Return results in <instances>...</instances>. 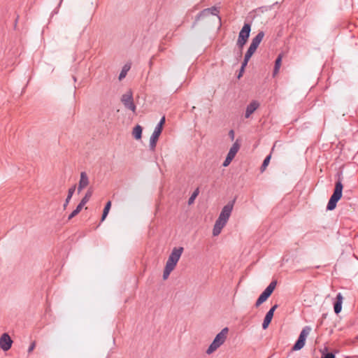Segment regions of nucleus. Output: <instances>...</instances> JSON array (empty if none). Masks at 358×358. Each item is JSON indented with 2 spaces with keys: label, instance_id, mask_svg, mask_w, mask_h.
I'll list each match as a JSON object with an SVG mask.
<instances>
[{
  "label": "nucleus",
  "instance_id": "10",
  "mask_svg": "<svg viewBox=\"0 0 358 358\" xmlns=\"http://www.w3.org/2000/svg\"><path fill=\"white\" fill-rule=\"evenodd\" d=\"M241 147L240 143H238V140H236L235 143L233 144V145L231 147L223 164L222 166L226 167L229 165L231 162L233 160L234 157L236 156V153L239 150Z\"/></svg>",
  "mask_w": 358,
  "mask_h": 358
},
{
  "label": "nucleus",
  "instance_id": "35",
  "mask_svg": "<svg viewBox=\"0 0 358 358\" xmlns=\"http://www.w3.org/2000/svg\"><path fill=\"white\" fill-rule=\"evenodd\" d=\"M229 136L230 137V138L233 141L234 139V130H230L229 132Z\"/></svg>",
  "mask_w": 358,
  "mask_h": 358
},
{
  "label": "nucleus",
  "instance_id": "31",
  "mask_svg": "<svg viewBox=\"0 0 358 358\" xmlns=\"http://www.w3.org/2000/svg\"><path fill=\"white\" fill-rule=\"evenodd\" d=\"M321 358H336L335 355L331 352L323 354Z\"/></svg>",
  "mask_w": 358,
  "mask_h": 358
},
{
  "label": "nucleus",
  "instance_id": "29",
  "mask_svg": "<svg viewBox=\"0 0 358 358\" xmlns=\"http://www.w3.org/2000/svg\"><path fill=\"white\" fill-rule=\"evenodd\" d=\"M227 222L223 221L222 220H220V218H217V220L215 221V225L217 227H220V228H223Z\"/></svg>",
  "mask_w": 358,
  "mask_h": 358
},
{
  "label": "nucleus",
  "instance_id": "37",
  "mask_svg": "<svg viewBox=\"0 0 358 358\" xmlns=\"http://www.w3.org/2000/svg\"><path fill=\"white\" fill-rule=\"evenodd\" d=\"M309 151H310V152L312 151V148H308L307 149V152H309Z\"/></svg>",
  "mask_w": 358,
  "mask_h": 358
},
{
  "label": "nucleus",
  "instance_id": "36",
  "mask_svg": "<svg viewBox=\"0 0 358 358\" xmlns=\"http://www.w3.org/2000/svg\"><path fill=\"white\" fill-rule=\"evenodd\" d=\"M18 19H19V15H17L16 18L15 20V24H14L15 27H16V26H17V21H18Z\"/></svg>",
  "mask_w": 358,
  "mask_h": 358
},
{
  "label": "nucleus",
  "instance_id": "25",
  "mask_svg": "<svg viewBox=\"0 0 358 358\" xmlns=\"http://www.w3.org/2000/svg\"><path fill=\"white\" fill-rule=\"evenodd\" d=\"M199 194V188L197 187L194 189V191L193 192V193L192 194V195L190 196V197L188 199L189 205H191L194 202V200L197 197Z\"/></svg>",
  "mask_w": 358,
  "mask_h": 358
},
{
  "label": "nucleus",
  "instance_id": "15",
  "mask_svg": "<svg viewBox=\"0 0 358 358\" xmlns=\"http://www.w3.org/2000/svg\"><path fill=\"white\" fill-rule=\"evenodd\" d=\"M259 106V103L257 101H252L247 106L245 117L248 118Z\"/></svg>",
  "mask_w": 358,
  "mask_h": 358
},
{
  "label": "nucleus",
  "instance_id": "27",
  "mask_svg": "<svg viewBox=\"0 0 358 358\" xmlns=\"http://www.w3.org/2000/svg\"><path fill=\"white\" fill-rule=\"evenodd\" d=\"M83 206L78 204L76 208L72 211V213L69 215L68 220H71L72 218L76 217L83 209Z\"/></svg>",
  "mask_w": 358,
  "mask_h": 358
},
{
  "label": "nucleus",
  "instance_id": "26",
  "mask_svg": "<svg viewBox=\"0 0 358 358\" xmlns=\"http://www.w3.org/2000/svg\"><path fill=\"white\" fill-rule=\"evenodd\" d=\"M271 157V154L266 157V158L263 161V163L260 167L261 172H264L266 170V167L268 166V165L270 162Z\"/></svg>",
  "mask_w": 358,
  "mask_h": 358
},
{
  "label": "nucleus",
  "instance_id": "1",
  "mask_svg": "<svg viewBox=\"0 0 358 358\" xmlns=\"http://www.w3.org/2000/svg\"><path fill=\"white\" fill-rule=\"evenodd\" d=\"M228 332V327H224L221 330L220 333L216 335L213 342L206 350V353L208 355L212 354L225 342Z\"/></svg>",
  "mask_w": 358,
  "mask_h": 358
},
{
  "label": "nucleus",
  "instance_id": "32",
  "mask_svg": "<svg viewBox=\"0 0 358 358\" xmlns=\"http://www.w3.org/2000/svg\"><path fill=\"white\" fill-rule=\"evenodd\" d=\"M250 59L244 57V59H243V62L241 64V68L245 69V67L248 65V63Z\"/></svg>",
  "mask_w": 358,
  "mask_h": 358
},
{
  "label": "nucleus",
  "instance_id": "19",
  "mask_svg": "<svg viewBox=\"0 0 358 358\" xmlns=\"http://www.w3.org/2000/svg\"><path fill=\"white\" fill-rule=\"evenodd\" d=\"M143 128L141 125H136L132 131V136L136 140H140L142 137Z\"/></svg>",
  "mask_w": 358,
  "mask_h": 358
},
{
  "label": "nucleus",
  "instance_id": "30",
  "mask_svg": "<svg viewBox=\"0 0 358 358\" xmlns=\"http://www.w3.org/2000/svg\"><path fill=\"white\" fill-rule=\"evenodd\" d=\"M222 229L220 228V227H217L216 225H214L213 229V235L214 236H218L220 234Z\"/></svg>",
  "mask_w": 358,
  "mask_h": 358
},
{
  "label": "nucleus",
  "instance_id": "5",
  "mask_svg": "<svg viewBox=\"0 0 358 358\" xmlns=\"http://www.w3.org/2000/svg\"><path fill=\"white\" fill-rule=\"evenodd\" d=\"M277 285V280H273L268 286L259 295L255 303V307H259L262 303L265 302L272 294Z\"/></svg>",
  "mask_w": 358,
  "mask_h": 358
},
{
  "label": "nucleus",
  "instance_id": "22",
  "mask_svg": "<svg viewBox=\"0 0 358 358\" xmlns=\"http://www.w3.org/2000/svg\"><path fill=\"white\" fill-rule=\"evenodd\" d=\"M110 208H111V201H108L106 203L105 207L103 208V213H102L101 218V222H103L106 218Z\"/></svg>",
  "mask_w": 358,
  "mask_h": 358
},
{
  "label": "nucleus",
  "instance_id": "24",
  "mask_svg": "<svg viewBox=\"0 0 358 358\" xmlns=\"http://www.w3.org/2000/svg\"><path fill=\"white\" fill-rule=\"evenodd\" d=\"M129 69H130V66L128 65V64H125L123 66V68H122V71H121V72H120V73L119 75V80H122L124 78L126 77V76L127 74V72L129 71Z\"/></svg>",
  "mask_w": 358,
  "mask_h": 358
},
{
  "label": "nucleus",
  "instance_id": "7",
  "mask_svg": "<svg viewBox=\"0 0 358 358\" xmlns=\"http://www.w3.org/2000/svg\"><path fill=\"white\" fill-rule=\"evenodd\" d=\"M311 328L310 327H305L301 331L299 336L292 348V350L296 351L301 350L305 345L307 336L310 334Z\"/></svg>",
  "mask_w": 358,
  "mask_h": 358
},
{
  "label": "nucleus",
  "instance_id": "18",
  "mask_svg": "<svg viewBox=\"0 0 358 358\" xmlns=\"http://www.w3.org/2000/svg\"><path fill=\"white\" fill-rule=\"evenodd\" d=\"M264 36V32L263 31H260L258 34L252 38L251 45L258 48L260 43L262 42L263 38Z\"/></svg>",
  "mask_w": 358,
  "mask_h": 358
},
{
  "label": "nucleus",
  "instance_id": "9",
  "mask_svg": "<svg viewBox=\"0 0 358 358\" xmlns=\"http://www.w3.org/2000/svg\"><path fill=\"white\" fill-rule=\"evenodd\" d=\"M121 101L126 108L131 110L134 113L136 112V107L134 103L133 94L131 90L122 96Z\"/></svg>",
  "mask_w": 358,
  "mask_h": 358
},
{
  "label": "nucleus",
  "instance_id": "20",
  "mask_svg": "<svg viewBox=\"0 0 358 358\" xmlns=\"http://www.w3.org/2000/svg\"><path fill=\"white\" fill-rule=\"evenodd\" d=\"M93 194V189L92 187H90L87 192L85 193L84 197L81 199L79 204L82 206L83 207L89 201L90 198L92 197Z\"/></svg>",
  "mask_w": 358,
  "mask_h": 358
},
{
  "label": "nucleus",
  "instance_id": "16",
  "mask_svg": "<svg viewBox=\"0 0 358 358\" xmlns=\"http://www.w3.org/2000/svg\"><path fill=\"white\" fill-rule=\"evenodd\" d=\"M343 296L341 293H338L336 295V301L334 304V310L336 314L341 313L342 310Z\"/></svg>",
  "mask_w": 358,
  "mask_h": 358
},
{
  "label": "nucleus",
  "instance_id": "12",
  "mask_svg": "<svg viewBox=\"0 0 358 358\" xmlns=\"http://www.w3.org/2000/svg\"><path fill=\"white\" fill-rule=\"evenodd\" d=\"M13 340L7 333H3L0 338V348L3 351H8L11 348Z\"/></svg>",
  "mask_w": 358,
  "mask_h": 358
},
{
  "label": "nucleus",
  "instance_id": "23",
  "mask_svg": "<svg viewBox=\"0 0 358 358\" xmlns=\"http://www.w3.org/2000/svg\"><path fill=\"white\" fill-rule=\"evenodd\" d=\"M257 49V47L250 44V47L248 48V49L245 55V57L250 59L252 57V56L253 55V54L256 52Z\"/></svg>",
  "mask_w": 358,
  "mask_h": 358
},
{
  "label": "nucleus",
  "instance_id": "21",
  "mask_svg": "<svg viewBox=\"0 0 358 358\" xmlns=\"http://www.w3.org/2000/svg\"><path fill=\"white\" fill-rule=\"evenodd\" d=\"M282 54H280V55H278V56L277 57V58L275 61V65H274V69H273V75L274 76L275 74H277L279 71V69L280 68L281 63H282Z\"/></svg>",
  "mask_w": 358,
  "mask_h": 358
},
{
  "label": "nucleus",
  "instance_id": "6",
  "mask_svg": "<svg viewBox=\"0 0 358 358\" xmlns=\"http://www.w3.org/2000/svg\"><path fill=\"white\" fill-rule=\"evenodd\" d=\"M183 250L184 248L182 247L174 248L170 254L166 264L173 268H175Z\"/></svg>",
  "mask_w": 358,
  "mask_h": 358
},
{
  "label": "nucleus",
  "instance_id": "14",
  "mask_svg": "<svg viewBox=\"0 0 358 358\" xmlns=\"http://www.w3.org/2000/svg\"><path fill=\"white\" fill-rule=\"evenodd\" d=\"M89 185V178L86 172L80 173V179L78 183V192L80 193Z\"/></svg>",
  "mask_w": 358,
  "mask_h": 358
},
{
  "label": "nucleus",
  "instance_id": "3",
  "mask_svg": "<svg viewBox=\"0 0 358 358\" xmlns=\"http://www.w3.org/2000/svg\"><path fill=\"white\" fill-rule=\"evenodd\" d=\"M165 117L163 116L159 123L157 124V126L155 128V130L152 133V134L150 136V150L152 151H155L157 143L158 141V139L159 138V136L161 135L164 125L165 124Z\"/></svg>",
  "mask_w": 358,
  "mask_h": 358
},
{
  "label": "nucleus",
  "instance_id": "11",
  "mask_svg": "<svg viewBox=\"0 0 358 358\" xmlns=\"http://www.w3.org/2000/svg\"><path fill=\"white\" fill-rule=\"evenodd\" d=\"M235 201L236 199H234V200L228 202V203L223 207L218 217L219 218H220V220H222L223 221L226 222L228 221L231 215V211L233 210Z\"/></svg>",
  "mask_w": 358,
  "mask_h": 358
},
{
  "label": "nucleus",
  "instance_id": "34",
  "mask_svg": "<svg viewBox=\"0 0 358 358\" xmlns=\"http://www.w3.org/2000/svg\"><path fill=\"white\" fill-rule=\"evenodd\" d=\"M244 71H245V69H243V68L240 69L238 74L237 76L238 79H240L243 76Z\"/></svg>",
  "mask_w": 358,
  "mask_h": 358
},
{
  "label": "nucleus",
  "instance_id": "4",
  "mask_svg": "<svg viewBox=\"0 0 358 358\" xmlns=\"http://www.w3.org/2000/svg\"><path fill=\"white\" fill-rule=\"evenodd\" d=\"M250 31L251 24L250 23H245L238 34V37L236 42V45L241 50L243 49L244 45L248 42V40L250 37Z\"/></svg>",
  "mask_w": 358,
  "mask_h": 358
},
{
  "label": "nucleus",
  "instance_id": "28",
  "mask_svg": "<svg viewBox=\"0 0 358 358\" xmlns=\"http://www.w3.org/2000/svg\"><path fill=\"white\" fill-rule=\"evenodd\" d=\"M174 268L170 267L169 266L166 265L165 266V268H164V272H163V279L164 280H166L169 278L171 272L173 270Z\"/></svg>",
  "mask_w": 358,
  "mask_h": 358
},
{
  "label": "nucleus",
  "instance_id": "38",
  "mask_svg": "<svg viewBox=\"0 0 358 358\" xmlns=\"http://www.w3.org/2000/svg\"><path fill=\"white\" fill-rule=\"evenodd\" d=\"M62 1H63V0H60L59 4L62 3Z\"/></svg>",
  "mask_w": 358,
  "mask_h": 358
},
{
  "label": "nucleus",
  "instance_id": "13",
  "mask_svg": "<svg viewBox=\"0 0 358 358\" xmlns=\"http://www.w3.org/2000/svg\"><path fill=\"white\" fill-rule=\"evenodd\" d=\"M278 305L275 304L273 306L270 310L266 313L265 317L264 319L263 323H262V328L263 329H266L269 324L271 322V320L273 317V314L276 308H278Z\"/></svg>",
  "mask_w": 358,
  "mask_h": 358
},
{
  "label": "nucleus",
  "instance_id": "17",
  "mask_svg": "<svg viewBox=\"0 0 358 358\" xmlns=\"http://www.w3.org/2000/svg\"><path fill=\"white\" fill-rule=\"evenodd\" d=\"M76 185H74L73 186H71L69 190H68V194H67V196L66 198V200L64 201V203L63 204V208L64 210H66V208H67L74 192H75V190H76Z\"/></svg>",
  "mask_w": 358,
  "mask_h": 358
},
{
  "label": "nucleus",
  "instance_id": "2",
  "mask_svg": "<svg viewBox=\"0 0 358 358\" xmlns=\"http://www.w3.org/2000/svg\"><path fill=\"white\" fill-rule=\"evenodd\" d=\"M343 187V184L341 181L338 180L336 182L334 193L331 196L327 206L328 210H333L336 207L337 202L342 196Z\"/></svg>",
  "mask_w": 358,
  "mask_h": 358
},
{
  "label": "nucleus",
  "instance_id": "8",
  "mask_svg": "<svg viewBox=\"0 0 358 358\" xmlns=\"http://www.w3.org/2000/svg\"><path fill=\"white\" fill-rule=\"evenodd\" d=\"M219 12V9L215 6H212L211 8H208L202 10L196 16L195 20L193 23V27H194L198 22V21H199L201 19L208 17L210 15H218Z\"/></svg>",
  "mask_w": 358,
  "mask_h": 358
},
{
  "label": "nucleus",
  "instance_id": "33",
  "mask_svg": "<svg viewBox=\"0 0 358 358\" xmlns=\"http://www.w3.org/2000/svg\"><path fill=\"white\" fill-rule=\"evenodd\" d=\"M36 347V341H33L29 347L28 352L30 353L34 350Z\"/></svg>",
  "mask_w": 358,
  "mask_h": 358
}]
</instances>
